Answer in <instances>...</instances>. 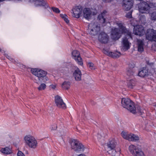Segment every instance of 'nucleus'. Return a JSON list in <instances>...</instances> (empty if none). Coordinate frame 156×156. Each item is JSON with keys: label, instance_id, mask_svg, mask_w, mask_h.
Listing matches in <instances>:
<instances>
[{"label": "nucleus", "instance_id": "obj_1", "mask_svg": "<svg viewBox=\"0 0 156 156\" xmlns=\"http://www.w3.org/2000/svg\"><path fill=\"white\" fill-rule=\"evenodd\" d=\"M116 24L119 27V29L115 28L112 29L111 33V38L113 40H117L121 37L122 34H124L126 37L122 39L121 49L124 51H126L129 49L131 45L128 40V38L131 37V33L120 22H118Z\"/></svg>", "mask_w": 156, "mask_h": 156}, {"label": "nucleus", "instance_id": "obj_2", "mask_svg": "<svg viewBox=\"0 0 156 156\" xmlns=\"http://www.w3.org/2000/svg\"><path fill=\"white\" fill-rule=\"evenodd\" d=\"M151 9L156 10V4L151 3L148 5L146 2H142L139 5V11L142 13H149ZM151 20H156V12H153L151 14Z\"/></svg>", "mask_w": 156, "mask_h": 156}, {"label": "nucleus", "instance_id": "obj_3", "mask_svg": "<svg viewBox=\"0 0 156 156\" xmlns=\"http://www.w3.org/2000/svg\"><path fill=\"white\" fill-rule=\"evenodd\" d=\"M31 72L37 77L35 79V82L37 84L42 82L46 83L49 80L48 78L46 76L47 73L45 71L40 69H31Z\"/></svg>", "mask_w": 156, "mask_h": 156}, {"label": "nucleus", "instance_id": "obj_4", "mask_svg": "<svg viewBox=\"0 0 156 156\" xmlns=\"http://www.w3.org/2000/svg\"><path fill=\"white\" fill-rule=\"evenodd\" d=\"M122 106L127 109L131 112L135 114L136 111L134 103L129 98H123L121 100Z\"/></svg>", "mask_w": 156, "mask_h": 156}, {"label": "nucleus", "instance_id": "obj_5", "mask_svg": "<svg viewBox=\"0 0 156 156\" xmlns=\"http://www.w3.org/2000/svg\"><path fill=\"white\" fill-rule=\"evenodd\" d=\"M117 144V142L114 138H111L106 144L105 148L106 150L109 154L113 155H115L116 152L115 148Z\"/></svg>", "mask_w": 156, "mask_h": 156}, {"label": "nucleus", "instance_id": "obj_6", "mask_svg": "<svg viewBox=\"0 0 156 156\" xmlns=\"http://www.w3.org/2000/svg\"><path fill=\"white\" fill-rule=\"evenodd\" d=\"M24 140L25 144L30 148L35 149L37 146V140L33 136L28 135L24 137Z\"/></svg>", "mask_w": 156, "mask_h": 156}, {"label": "nucleus", "instance_id": "obj_7", "mask_svg": "<svg viewBox=\"0 0 156 156\" xmlns=\"http://www.w3.org/2000/svg\"><path fill=\"white\" fill-rule=\"evenodd\" d=\"M129 150L133 156H145L140 147L138 145L131 144L129 146Z\"/></svg>", "mask_w": 156, "mask_h": 156}, {"label": "nucleus", "instance_id": "obj_8", "mask_svg": "<svg viewBox=\"0 0 156 156\" xmlns=\"http://www.w3.org/2000/svg\"><path fill=\"white\" fill-rule=\"evenodd\" d=\"M100 26L97 23H91L88 25L87 31L92 35H97L100 30Z\"/></svg>", "mask_w": 156, "mask_h": 156}, {"label": "nucleus", "instance_id": "obj_9", "mask_svg": "<svg viewBox=\"0 0 156 156\" xmlns=\"http://www.w3.org/2000/svg\"><path fill=\"white\" fill-rule=\"evenodd\" d=\"M121 135L123 138L129 141L136 142L139 139V137L138 136L132 133H128L126 131H122Z\"/></svg>", "mask_w": 156, "mask_h": 156}, {"label": "nucleus", "instance_id": "obj_10", "mask_svg": "<svg viewBox=\"0 0 156 156\" xmlns=\"http://www.w3.org/2000/svg\"><path fill=\"white\" fill-rule=\"evenodd\" d=\"M71 147L72 149L76 151L83 152L84 149V147L82 144L77 140H72L71 143Z\"/></svg>", "mask_w": 156, "mask_h": 156}, {"label": "nucleus", "instance_id": "obj_11", "mask_svg": "<svg viewBox=\"0 0 156 156\" xmlns=\"http://www.w3.org/2000/svg\"><path fill=\"white\" fill-rule=\"evenodd\" d=\"M83 8L80 5L75 6L72 9V16L76 18H78L81 16Z\"/></svg>", "mask_w": 156, "mask_h": 156}, {"label": "nucleus", "instance_id": "obj_12", "mask_svg": "<svg viewBox=\"0 0 156 156\" xmlns=\"http://www.w3.org/2000/svg\"><path fill=\"white\" fill-rule=\"evenodd\" d=\"M131 24L134 26L133 33L135 35L141 36L144 34L145 30L144 27L140 25L135 26L133 23Z\"/></svg>", "mask_w": 156, "mask_h": 156}, {"label": "nucleus", "instance_id": "obj_13", "mask_svg": "<svg viewBox=\"0 0 156 156\" xmlns=\"http://www.w3.org/2000/svg\"><path fill=\"white\" fill-rule=\"evenodd\" d=\"M146 37L149 41H156V31L153 29L147 30L146 33Z\"/></svg>", "mask_w": 156, "mask_h": 156}, {"label": "nucleus", "instance_id": "obj_14", "mask_svg": "<svg viewBox=\"0 0 156 156\" xmlns=\"http://www.w3.org/2000/svg\"><path fill=\"white\" fill-rule=\"evenodd\" d=\"M83 17L87 20L90 19L92 16L95 14V12L93 11L92 9L85 8L83 10Z\"/></svg>", "mask_w": 156, "mask_h": 156}, {"label": "nucleus", "instance_id": "obj_15", "mask_svg": "<svg viewBox=\"0 0 156 156\" xmlns=\"http://www.w3.org/2000/svg\"><path fill=\"white\" fill-rule=\"evenodd\" d=\"M55 101L56 106L59 108L65 109L66 108V104L63 102L62 98L56 95L55 97Z\"/></svg>", "mask_w": 156, "mask_h": 156}, {"label": "nucleus", "instance_id": "obj_16", "mask_svg": "<svg viewBox=\"0 0 156 156\" xmlns=\"http://www.w3.org/2000/svg\"><path fill=\"white\" fill-rule=\"evenodd\" d=\"M72 57L79 65L82 66L83 62L82 58L80 56V52L77 50H74L72 53Z\"/></svg>", "mask_w": 156, "mask_h": 156}, {"label": "nucleus", "instance_id": "obj_17", "mask_svg": "<svg viewBox=\"0 0 156 156\" xmlns=\"http://www.w3.org/2000/svg\"><path fill=\"white\" fill-rule=\"evenodd\" d=\"M122 5L124 9L128 11L132 7L133 2L132 0H123Z\"/></svg>", "mask_w": 156, "mask_h": 156}, {"label": "nucleus", "instance_id": "obj_18", "mask_svg": "<svg viewBox=\"0 0 156 156\" xmlns=\"http://www.w3.org/2000/svg\"><path fill=\"white\" fill-rule=\"evenodd\" d=\"M109 37L104 32H101L98 37V40L102 43H106L108 41Z\"/></svg>", "mask_w": 156, "mask_h": 156}, {"label": "nucleus", "instance_id": "obj_19", "mask_svg": "<svg viewBox=\"0 0 156 156\" xmlns=\"http://www.w3.org/2000/svg\"><path fill=\"white\" fill-rule=\"evenodd\" d=\"M103 53L106 55L113 58H118L121 55V53L118 51L112 52L109 51L108 50L104 49L103 50Z\"/></svg>", "mask_w": 156, "mask_h": 156}, {"label": "nucleus", "instance_id": "obj_20", "mask_svg": "<svg viewBox=\"0 0 156 156\" xmlns=\"http://www.w3.org/2000/svg\"><path fill=\"white\" fill-rule=\"evenodd\" d=\"M107 12L106 11H104L101 14L99 15L98 16V19L100 20L101 23H102L103 26H105L106 23L107 22L106 21L105 19V16Z\"/></svg>", "mask_w": 156, "mask_h": 156}, {"label": "nucleus", "instance_id": "obj_21", "mask_svg": "<svg viewBox=\"0 0 156 156\" xmlns=\"http://www.w3.org/2000/svg\"><path fill=\"white\" fill-rule=\"evenodd\" d=\"M81 73L80 69L77 68L73 73V75L75 80L77 81H80L81 80Z\"/></svg>", "mask_w": 156, "mask_h": 156}, {"label": "nucleus", "instance_id": "obj_22", "mask_svg": "<svg viewBox=\"0 0 156 156\" xmlns=\"http://www.w3.org/2000/svg\"><path fill=\"white\" fill-rule=\"evenodd\" d=\"M1 152L5 155L9 154L12 153L11 148L10 147H6L1 149Z\"/></svg>", "mask_w": 156, "mask_h": 156}, {"label": "nucleus", "instance_id": "obj_23", "mask_svg": "<svg viewBox=\"0 0 156 156\" xmlns=\"http://www.w3.org/2000/svg\"><path fill=\"white\" fill-rule=\"evenodd\" d=\"M137 44L138 51L139 52H142L144 51V41L140 40H137Z\"/></svg>", "mask_w": 156, "mask_h": 156}, {"label": "nucleus", "instance_id": "obj_24", "mask_svg": "<svg viewBox=\"0 0 156 156\" xmlns=\"http://www.w3.org/2000/svg\"><path fill=\"white\" fill-rule=\"evenodd\" d=\"M138 75L141 77H144L148 75V69L147 67L143 68L142 70L139 72Z\"/></svg>", "mask_w": 156, "mask_h": 156}, {"label": "nucleus", "instance_id": "obj_25", "mask_svg": "<svg viewBox=\"0 0 156 156\" xmlns=\"http://www.w3.org/2000/svg\"><path fill=\"white\" fill-rule=\"evenodd\" d=\"M70 83L68 81H65L62 84V87L65 89H68L70 87Z\"/></svg>", "mask_w": 156, "mask_h": 156}, {"label": "nucleus", "instance_id": "obj_26", "mask_svg": "<svg viewBox=\"0 0 156 156\" xmlns=\"http://www.w3.org/2000/svg\"><path fill=\"white\" fill-rule=\"evenodd\" d=\"M135 81L133 80H129L127 86L130 89H132L135 85Z\"/></svg>", "mask_w": 156, "mask_h": 156}, {"label": "nucleus", "instance_id": "obj_27", "mask_svg": "<svg viewBox=\"0 0 156 156\" xmlns=\"http://www.w3.org/2000/svg\"><path fill=\"white\" fill-rule=\"evenodd\" d=\"M60 16L64 21L67 23H69V20H68V16L65 14H60Z\"/></svg>", "mask_w": 156, "mask_h": 156}, {"label": "nucleus", "instance_id": "obj_28", "mask_svg": "<svg viewBox=\"0 0 156 156\" xmlns=\"http://www.w3.org/2000/svg\"><path fill=\"white\" fill-rule=\"evenodd\" d=\"M148 70V75H154L156 74V69L153 68H149Z\"/></svg>", "mask_w": 156, "mask_h": 156}, {"label": "nucleus", "instance_id": "obj_29", "mask_svg": "<svg viewBox=\"0 0 156 156\" xmlns=\"http://www.w3.org/2000/svg\"><path fill=\"white\" fill-rule=\"evenodd\" d=\"M136 112L135 113H140L141 114H142L145 111L144 109H141V108L140 107H136Z\"/></svg>", "mask_w": 156, "mask_h": 156}, {"label": "nucleus", "instance_id": "obj_30", "mask_svg": "<svg viewBox=\"0 0 156 156\" xmlns=\"http://www.w3.org/2000/svg\"><path fill=\"white\" fill-rule=\"evenodd\" d=\"M46 87V85L44 83H42L38 87L37 89L39 90H44Z\"/></svg>", "mask_w": 156, "mask_h": 156}, {"label": "nucleus", "instance_id": "obj_31", "mask_svg": "<svg viewBox=\"0 0 156 156\" xmlns=\"http://www.w3.org/2000/svg\"><path fill=\"white\" fill-rule=\"evenodd\" d=\"M87 65L88 67L91 69L94 70L95 69L94 64L91 62H89L87 64Z\"/></svg>", "mask_w": 156, "mask_h": 156}, {"label": "nucleus", "instance_id": "obj_32", "mask_svg": "<svg viewBox=\"0 0 156 156\" xmlns=\"http://www.w3.org/2000/svg\"><path fill=\"white\" fill-rule=\"evenodd\" d=\"M51 9L53 12L56 13H59L60 12V10L58 8L56 7H52L51 8Z\"/></svg>", "mask_w": 156, "mask_h": 156}, {"label": "nucleus", "instance_id": "obj_33", "mask_svg": "<svg viewBox=\"0 0 156 156\" xmlns=\"http://www.w3.org/2000/svg\"><path fill=\"white\" fill-rule=\"evenodd\" d=\"M56 87V84H51L49 86V88L50 89L55 90Z\"/></svg>", "mask_w": 156, "mask_h": 156}, {"label": "nucleus", "instance_id": "obj_34", "mask_svg": "<svg viewBox=\"0 0 156 156\" xmlns=\"http://www.w3.org/2000/svg\"><path fill=\"white\" fill-rule=\"evenodd\" d=\"M132 12H128L126 16V17L127 18H131L132 17Z\"/></svg>", "mask_w": 156, "mask_h": 156}, {"label": "nucleus", "instance_id": "obj_35", "mask_svg": "<svg viewBox=\"0 0 156 156\" xmlns=\"http://www.w3.org/2000/svg\"><path fill=\"white\" fill-rule=\"evenodd\" d=\"M17 156H25L23 153L21 151H19L17 154Z\"/></svg>", "mask_w": 156, "mask_h": 156}, {"label": "nucleus", "instance_id": "obj_36", "mask_svg": "<svg viewBox=\"0 0 156 156\" xmlns=\"http://www.w3.org/2000/svg\"><path fill=\"white\" fill-rule=\"evenodd\" d=\"M133 73L132 72V71L131 70L130 71H128L127 72V74L129 75V76L130 75H133Z\"/></svg>", "mask_w": 156, "mask_h": 156}, {"label": "nucleus", "instance_id": "obj_37", "mask_svg": "<svg viewBox=\"0 0 156 156\" xmlns=\"http://www.w3.org/2000/svg\"><path fill=\"white\" fill-rule=\"evenodd\" d=\"M57 126L56 125H54L51 128V129L52 130H55L56 129Z\"/></svg>", "mask_w": 156, "mask_h": 156}, {"label": "nucleus", "instance_id": "obj_38", "mask_svg": "<svg viewBox=\"0 0 156 156\" xmlns=\"http://www.w3.org/2000/svg\"><path fill=\"white\" fill-rule=\"evenodd\" d=\"M146 62H147V63L148 65H150V66H153L154 65L153 63L152 62H150V61H147Z\"/></svg>", "mask_w": 156, "mask_h": 156}, {"label": "nucleus", "instance_id": "obj_39", "mask_svg": "<svg viewBox=\"0 0 156 156\" xmlns=\"http://www.w3.org/2000/svg\"><path fill=\"white\" fill-rule=\"evenodd\" d=\"M102 1L104 2H111L114 0H102Z\"/></svg>", "mask_w": 156, "mask_h": 156}, {"label": "nucleus", "instance_id": "obj_40", "mask_svg": "<svg viewBox=\"0 0 156 156\" xmlns=\"http://www.w3.org/2000/svg\"><path fill=\"white\" fill-rule=\"evenodd\" d=\"M78 156H86L84 154H81L79 155Z\"/></svg>", "mask_w": 156, "mask_h": 156}, {"label": "nucleus", "instance_id": "obj_41", "mask_svg": "<svg viewBox=\"0 0 156 156\" xmlns=\"http://www.w3.org/2000/svg\"><path fill=\"white\" fill-rule=\"evenodd\" d=\"M100 136V134H98V138L99 139V136Z\"/></svg>", "mask_w": 156, "mask_h": 156}, {"label": "nucleus", "instance_id": "obj_42", "mask_svg": "<svg viewBox=\"0 0 156 156\" xmlns=\"http://www.w3.org/2000/svg\"><path fill=\"white\" fill-rule=\"evenodd\" d=\"M8 56V58L9 59V58H10V57H9V56Z\"/></svg>", "mask_w": 156, "mask_h": 156}, {"label": "nucleus", "instance_id": "obj_43", "mask_svg": "<svg viewBox=\"0 0 156 156\" xmlns=\"http://www.w3.org/2000/svg\"><path fill=\"white\" fill-rule=\"evenodd\" d=\"M9 59H10H10H11V60H12V59H11V58H9Z\"/></svg>", "mask_w": 156, "mask_h": 156}, {"label": "nucleus", "instance_id": "obj_44", "mask_svg": "<svg viewBox=\"0 0 156 156\" xmlns=\"http://www.w3.org/2000/svg\"><path fill=\"white\" fill-rule=\"evenodd\" d=\"M9 59H10H10H11V60H12V59H11V58H9Z\"/></svg>", "mask_w": 156, "mask_h": 156}]
</instances>
